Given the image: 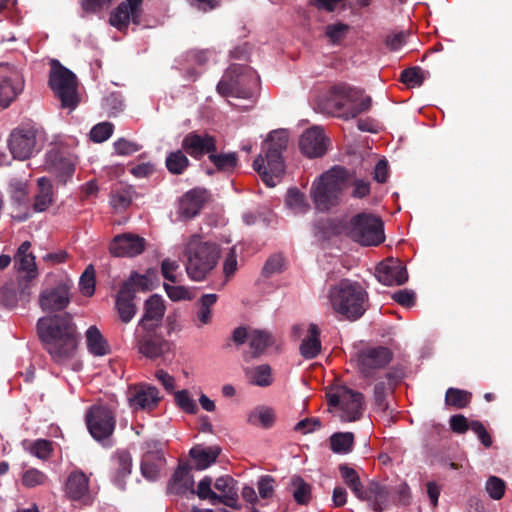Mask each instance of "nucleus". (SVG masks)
<instances>
[{
	"mask_svg": "<svg viewBox=\"0 0 512 512\" xmlns=\"http://www.w3.org/2000/svg\"><path fill=\"white\" fill-rule=\"evenodd\" d=\"M39 192L36 194L32 209L34 212H44L53 201V187L51 181L46 177L37 180Z\"/></svg>",
	"mask_w": 512,
	"mask_h": 512,
	"instance_id": "473e14b6",
	"label": "nucleus"
},
{
	"mask_svg": "<svg viewBox=\"0 0 512 512\" xmlns=\"http://www.w3.org/2000/svg\"><path fill=\"white\" fill-rule=\"evenodd\" d=\"M471 398L472 394L470 392L457 388H448L445 394L446 404L458 409L468 406Z\"/></svg>",
	"mask_w": 512,
	"mask_h": 512,
	"instance_id": "8fccbe9b",
	"label": "nucleus"
},
{
	"mask_svg": "<svg viewBox=\"0 0 512 512\" xmlns=\"http://www.w3.org/2000/svg\"><path fill=\"white\" fill-rule=\"evenodd\" d=\"M190 161L184 150H176L168 153L165 159V165L168 171L174 175L182 174L189 166Z\"/></svg>",
	"mask_w": 512,
	"mask_h": 512,
	"instance_id": "c03bdc74",
	"label": "nucleus"
},
{
	"mask_svg": "<svg viewBox=\"0 0 512 512\" xmlns=\"http://www.w3.org/2000/svg\"><path fill=\"white\" fill-rule=\"evenodd\" d=\"M248 422L255 426L270 428L275 422V413L268 407H258L250 412Z\"/></svg>",
	"mask_w": 512,
	"mask_h": 512,
	"instance_id": "a18cd8bd",
	"label": "nucleus"
},
{
	"mask_svg": "<svg viewBox=\"0 0 512 512\" xmlns=\"http://www.w3.org/2000/svg\"><path fill=\"white\" fill-rule=\"evenodd\" d=\"M321 351L320 329L314 323L308 325L307 334L300 345V354L305 359L315 358Z\"/></svg>",
	"mask_w": 512,
	"mask_h": 512,
	"instance_id": "7c9ffc66",
	"label": "nucleus"
},
{
	"mask_svg": "<svg viewBox=\"0 0 512 512\" xmlns=\"http://www.w3.org/2000/svg\"><path fill=\"white\" fill-rule=\"evenodd\" d=\"M90 479L82 470H73L67 477L64 493L65 496L72 500L78 501L84 505L92 503V494L89 485Z\"/></svg>",
	"mask_w": 512,
	"mask_h": 512,
	"instance_id": "a211bd4d",
	"label": "nucleus"
},
{
	"mask_svg": "<svg viewBox=\"0 0 512 512\" xmlns=\"http://www.w3.org/2000/svg\"><path fill=\"white\" fill-rule=\"evenodd\" d=\"M182 149L194 159H201L204 155L217 150L216 138L207 132L191 131L181 142Z\"/></svg>",
	"mask_w": 512,
	"mask_h": 512,
	"instance_id": "f3484780",
	"label": "nucleus"
},
{
	"mask_svg": "<svg viewBox=\"0 0 512 512\" xmlns=\"http://www.w3.org/2000/svg\"><path fill=\"white\" fill-rule=\"evenodd\" d=\"M216 294H204L199 300V309L196 315L195 325L201 328L204 325H208L212 320L211 307L217 302Z\"/></svg>",
	"mask_w": 512,
	"mask_h": 512,
	"instance_id": "79ce46f5",
	"label": "nucleus"
},
{
	"mask_svg": "<svg viewBox=\"0 0 512 512\" xmlns=\"http://www.w3.org/2000/svg\"><path fill=\"white\" fill-rule=\"evenodd\" d=\"M392 359V353L385 347H374L362 350L357 355L358 368L364 377H373L380 369L385 368Z\"/></svg>",
	"mask_w": 512,
	"mask_h": 512,
	"instance_id": "dca6fc26",
	"label": "nucleus"
},
{
	"mask_svg": "<svg viewBox=\"0 0 512 512\" xmlns=\"http://www.w3.org/2000/svg\"><path fill=\"white\" fill-rule=\"evenodd\" d=\"M208 159L219 172L230 174L238 166V155L236 152L218 153L215 150V152L210 153Z\"/></svg>",
	"mask_w": 512,
	"mask_h": 512,
	"instance_id": "72a5a7b5",
	"label": "nucleus"
},
{
	"mask_svg": "<svg viewBox=\"0 0 512 512\" xmlns=\"http://www.w3.org/2000/svg\"><path fill=\"white\" fill-rule=\"evenodd\" d=\"M37 330L45 350L54 362L64 363L74 356L78 336L70 314L42 317L37 322Z\"/></svg>",
	"mask_w": 512,
	"mask_h": 512,
	"instance_id": "f257e3e1",
	"label": "nucleus"
},
{
	"mask_svg": "<svg viewBox=\"0 0 512 512\" xmlns=\"http://www.w3.org/2000/svg\"><path fill=\"white\" fill-rule=\"evenodd\" d=\"M328 405L332 407L342 422L358 421L364 411V396L346 386H339L327 395Z\"/></svg>",
	"mask_w": 512,
	"mask_h": 512,
	"instance_id": "6e6552de",
	"label": "nucleus"
},
{
	"mask_svg": "<svg viewBox=\"0 0 512 512\" xmlns=\"http://www.w3.org/2000/svg\"><path fill=\"white\" fill-rule=\"evenodd\" d=\"M134 289L129 282H124L116 297V309L123 323H129L136 314V306L133 303Z\"/></svg>",
	"mask_w": 512,
	"mask_h": 512,
	"instance_id": "cd10ccee",
	"label": "nucleus"
},
{
	"mask_svg": "<svg viewBox=\"0 0 512 512\" xmlns=\"http://www.w3.org/2000/svg\"><path fill=\"white\" fill-rule=\"evenodd\" d=\"M165 465L166 459L161 450L147 451L141 459V474L148 481H156Z\"/></svg>",
	"mask_w": 512,
	"mask_h": 512,
	"instance_id": "a878e982",
	"label": "nucleus"
},
{
	"mask_svg": "<svg viewBox=\"0 0 512 512\" xmlns=\"http://www.w3.org/2000/svg\"><path fill=\"white\" fill-rule=\"evenodd\" d=\"M47 475L35 468H30L22 474V484L27 488H34L44 485L47 481Z\"/></svg>",
	"mask_w": 512,
	"mask_h": 512,
	"instance_id": "4d7b16f0",
	"label": "nucleus"
},
{
	"mask_svg": "<svg viewBox=\"0 0 512 512\" xmlns=\"http://www.w3.org/2000/svg\"><path fill=\"white\" fill-rule=\"evenodd\" d=\"M284 270V257L282 254H273L265 262L262 268V275L266 278Z\"/></svg>",
	"mask_w": 512,
	"mask_h": 512,
	"instance_id": "052dcab7",
	"label": "nucleus"
},
{
	"mask_svg": "<svg viewBox=\"0 0 512 512\" xmlns=\"http://www.w3.org/2000/svg\"><path fill=\"white\" fill-rule=\"evenodd\" d=\"M158 328H136L135 346L144 357L154 360L163 357L171 350V342L157 332Z\"/></svg>",
	"mask_w": 512,
	"mask_h": 512,
	"instance_id": "f8f14e48",
	"label": "nucleus"
},
{
	"mask_svg": "<svg viewBox=\"0 0 512 512\" xmlns=\"http://www.w3.org/2000/svg\"><path fill=\"white\" fill-rule=\"evenodd\" d=\"M86 342L90 353L103 356L109 352V346L96 326H90L86 331Z\"/></svg>",
	"mask_w": 512,
	"mask_h": 512,
	"instance_id": "4c0bfd02",
	"label": "nucleus"
},
{
	"mask_svg": "<svg viewBox=\"0 0 512 512\" xmlns=\"http://www.w3.org/2000/svg\"><path fill=\"white\" fill-rule=\"evenodd\" d=\"M485 490L493 500H500L503 498L506 490L505 482L497 477L490 476L485 484Z\"/></svg>",
	"mask_w": 512,
	"mask_h": 512,
	"instance_id": "bf43d9fd",
	"label": "nucleus"
},
{
	"mask_svg": "<svg viewBox=\"0 0 512 512\" xmlns=\"http://www.w3.org/2000/svg\"><path fill=\"white\" fill-rule=\"evenodd\" d=\"M186 272L193 281H202L216 267L220 257L219 246L210 241H203L199 235H193L187 243Z\"/></svg>",
	"mask_w": 512,
	"mask_h": 512,
	"instance_id": "20e7f679",
	"label": "nucleus"
},
{
	"mask_svg": "<svg viewBox=\"0 0 512 512\" xmlns=\"http://www.w3.org/2000/svg\"><path fill=\"white\" fill-rule=\"evenodd\" d=\"M37 133L38 129L30 125L16 128L11 132L8 147L14 159L26 160L38 151Z\"/></svg>",
	"mask_w": 512,
	"mask_h": 512,
	"instance_id": "ddd939ff",
	"label": "nucleus"
},
{
	"mask_svg": "<svg viewBox=\"0 0 512 512\" xmlns=\"http://www.w3.org/2000/svg\"><path fill=\"white\" fill-rule=\"evenodd\" d=\"M165 304L163 298L158 294H153L144 303V314L136 328H159L164 314Z\"/></svg>",
	"mask_w": 512,
	"mask_h": 512,
	"instance_id": "b1692460",
	"label": "nucleus"
},
{
	"mask_svg": "<svg viewBox=\"0 0 512 512\" xmlns=\"http://www.w3.org/2000/svg\"><path fill=\"white\" fill-rule=\"evenodd\" d=\"M339 472L344 483L350 488L357 499H365L366 494L364 493V486L360 480V477L355 469L343 464L339 466Z\"/></svg>",
	"mask_w": 512,
	"mask_h": 512,
	"instance_id": "c9c22d12",
	"label": "nucleus"
},
{
	"mask_svg": "<svg viewBox=\"0 0 512 512\" xmlns=\"http://www.w3.org/2000/svg\"><path fill=\"white\" fill-rule=\"evenodd\" d=\"M329 302L334 312L355 321L368 308V293L357 281L342 279L329 290Z\"/></svg>",
	"mask_w": 512,
	"mask_h": 512,
	"instance_id": "f03ea898",
	"label": "nucleus"
},
{
	"mask_svg": "<svg viewBox=\"0 0 512 512\" xmlns=\"http://www.w3.org/2000/svg\"><path fill=\"white\" fill-rule=\"evenodd\" d=\"M49 73V86L55 96L61 101V106L70 111L78 105L77 82L75 74L61 65V63L52 59Z\"/></svg>",
	"mask_w": 512,
	"mask_h": 512,
	"instance_id": "423d86ee",
	"label": "nucleus"
},
{
	"mask_svg": "<svg viewBox=\"0 0 512 512\" xmlns=\"http://www.w3.org/2000/svg\"><path fill=\"white\" fill-rule=\"evenodd\" d=\"M327 142L323 129L320 126H313L301 135L299 148L308 158H318L326 153Z\"/></svg>",
	"mask_w": 512,
	"mask_h": 512,
	"instance_id": "aec40b11",
	"label": "nucleus"
},
{
	"mask_svg": "<svg viewBox=\"0 0 512 512\" xmlns=\"http://www.w3.org/2000/svg\"><path fill=\"white\" fill-rule=\"evenodd\" d=\"M113 128L110 122L98 123L90 130V139L95 143H102L110 138Z\"/></svg>",
	"mask_w": 512,
	"mask_h": 512,
	"instance_id": "680f3d73",
	"label": "nucleus"
},
{
	"mask_svg": "<svg viewBox=\"0 0 512 512\" xmlns=\"http://www.w3.org/2000/svg\"><path fill=\"white\" fill-rule=\"evenodd\" d=\"M207 197L205 189L196 188L186 192L179 201L178 220L189 221L194 218L202 209Z\"/></svg>",
	"mask_w": 512,
	"mask_h": 512,
	"instance_id": "5701e85b",
	"label": "nucleus"
},
{
	"mask_svg": "<svg viewBox=\"0 0 512 512\" xmlns=\"http://www.w3.org/2000/svg\"><path fill=\"white\" fill-rule=\"evenodd\" d=\"M354 435L351 432H339L330 437L331 449L336 453H348L352 450Z\"/></svg>",
	"mask_w": 512,
	"mask_h": 512,
	"instance_id": "09e8293b",
	"label": "nucleus"
},
{
	"mask_svg": "<svg viewBox=\"0 0 512 512\" xmlns=\"http://www.w3.org/2000/svg\"><path fill=\"white\" fill-rule=\"evenodd\" d=\"M212 482L211 477H204L197 486L196 494L200 499H208L213 505H215V500L218 498V494L212 490Z\"/></svg>",
	"mask_w": 512,
	"mask_h": 512,
	"instance_id": "69168bd1",
	"label": "nucleus"
},
{
	"mask_svg": "<svg viewBox=\"0 0 512 512\" xmlns=\"http://www.w3.org/2000/svg\"><path fill=\"white\" fill-rule=\"evenodd\" d=\"M379 282L384 285H402L408 279L406 268L397 260L386 259L376 267L375 273Z\"/></svg>",
	"mask_w": 512,
	"mask_h": 512,
	"instance_id": "4be33fe9",
	"label": "nucleus"
},
{
	"mask_svg": "<svg viewBox=\"0 0 512 512\" xmlns=\"http://www.w3.org/2000/svg\"><path fill=\"white\" fill-rule=\"evenodd\" d=\"M331 98L338 109L345 110L346 117L355 118L371 106V98L363 91L347 84H336L331 90Z\"/></svg>",
	"mask_w": 512,
	"mask_h": 512,
	"instance_id": "9d476101",
	"label": "nucleus"
},
{
	"mask_svg": "<svg viewBox=\"0 0 512 512\" xmlns=\"http://www.w3.org/2000/svg\"><path fill=\"white\" fill-rule=\"evenodd\" d=\"M253 169L260 174L262 181L269 187L276 185L275 178H277L269 169L268 164L265 165V160L262 155H258L253 161Z\"/></svg>",
	"mask_w": 512,
	"mask_h": 512,
	"instance_id": "13d9d810",
	"label": "nucleus"
},
{
	"mask_svg": "<svg viewBox=\"0 0 512 512\" xmlns=\"http://www.w3.org/2000/svg\"><path fill=\"white\" fill-rule=\"evenodd\" d=\"M14 266L18 272H25L29 280L38 276L34 255L14 256Z\"/></svg>",
	"mask_w": 512,
	"mask_h": 512,
	"instance_id": "3c124183",
	"label": "nucleus"
},
{
	"mask_svg": "<svg viewBox=\"0 0 512 512\" xmlns=\"http://www.w3.org/2000/svg\"><path fill=\"white\" fill-rule=\"evenodd\" d=\"M251 383L260 386L267 387L272 384V373L271 367L267 364L256 366L247 371Z\"/></svg>",
	"mask_w": 512,
	"mask_h": 512,
	"instance_id": "de8ad7c7",
	"label": "nucleus"
},
{
	"mask_svg": "<svg viewBox=\"0 0 512 512\" xmlns=\"http://www.w3.org/2000/svg\"><path fill=\"white\" fill-rule=\"evenodd\" d=\"M44 167L62 183H66L75 171V163L73 159L63 151L56 148L47 151Z\"/></svg>",
	"mask_w": 512,
	"mask_h": 512,
	"instance_id": "6ab92c4d",
	"label": "nucleus"
},
{
	"mask_svg": "<svg viewBox=\"0 0 512 512\" xmlns=\"http://www.w3.org/2000/svg\"><path fill=\"white\" fill-rule=\"evenodd\" d=\"M271 344L272 336L270 333L257 329L250 330L249 347L251 357L260 356Z\"/></svg>",
	"mask_w": 512,
	"mask_h": 512,
	"instance_id": "a19ab883",
	"label": "nucleus"
},
{
	"mask_svg": "<svg viewBox=\"0 0 512 512\" xmlns=\"http://www.w3.org/2000/svg\"><path fill=\"white\" fill-rule=\"evenodd\" d=\"M364 493L366 494L365 499L360 501L370 502L375 511H382V505L387 502L388 492L385 487L377 482H370L368 487L365 488Z\"/></svg>",
	"mask_w": 512,
	"mask_h": 512,
	"instance_id": "ea45409f",
	"label": "nucleus"
},
{
	"mask_svg": "<svg viewBox=\"0 0 512 512\" xmlns=\"http://www.w3.org/2000/svg\"><path fill=\"white\" fill-rule=\"evenodd\" d=\"M175 401L177 405L187 413L195 414L198 411L196 402L190 397L186 390L176 392Z\"/></svg>",
	"mask_w": 512,
	"mask_h": 512,
	"instance_id": "774afa93",
	"label": "nucleus"
},
{
	"mask_svg": "<svg viewBox=\"0 0 512 512\" xmlns=\"http://www.w3.org/2000/svg\"><path fill=\"white\" fill-rule=\"evenodd\" d=\"M349 179V171L341 166H334L322 173L313 182L310 190L315 208L320 212H327L337 206Z\"/></svg>",
	"mask_w": 512,
	"mask_h": 512,
	"instance_id": "7ed1b4c3",
	"label": "nucleus"
},
{
	"mask_svg": "<svg viewBox=\"0 0 512 512\" xmlns=\"http://www.w3.org/2000/svg\"><path fill=\"white\" fill-rule=\"evenodd\" d=\"M424 79V71L419 66L403 70L400 76V80L409 87H420Z\"/></svg>",
	"mask_w": 512,
	"mask_h": 512,
	"instance_id": "5fc2aeb1",
	"label": "nucleus"
},
{
	"mask_svg": "<svg viewBox=\"0 0 512 512\" xmlns=\"http://www.w3.org/2000/svg\"><path fill=\"white\" fill-rule=\"evenodd\" d=\"M194 481L190 470L186 467H178L169 481L167 490L170 494L181 495L187 492L195 493Z\"/></svg>",
	"mask_w": 512,
	"mask_h": 512,
	"instance_id": "c756f323",
	"label": "nucleus"
},
{
	"mask_svg": "<svg viewBox=\"0 0 512 512\" xmlns=\"http://www.w3.org/2000/svg\"><path fill=\"white\" fill-rule=\"evenodd\" d=\"M52 451V442L46 439H38L30 446L31 454L42 460L50 458Z\"/></svg>",
	"mask_w": 512,
	"mask_h": 512,
	"instance_id": "0e129e2a",
	"label": "nucleus"
},
{
	"mask_svg": "<svg viewBox=\"0 0 512 512\" xmlns=\"http://www.w3.org/2000/svg\"><path fill=\"white\" fill-rule=\"evenodd\" d=\"M132 457L126 451H119L111 459V478L120 489L125 487V479L131 474Z\"/></svg>",
	"mask_w": 512,
	"mask_h": 512,
	"instance_id": "bb28decb",
	"label": "nucleus"
},
{
	"mask_svg": "<svg viewBox=\"0 0 512 512\" xmlns=\"http://www.w3.org/2000/svg\"><path fill=\"white\" fill-rule=\"evenodd\" d=\"M292 495L299 505H307L311 500V485L300 476L291 478Z\"/></svg>",
	"mask_w": 512,
	"mask_h": 512,
	"instance_id": "37998d69",
	"label": "nucleus"
},
{
	"mask_svg": "<svg viewBox=\"0 0 512 512\" xmlns=\"http://www.w3.org/2000/svg\"><path fill=\"white\" fill-rule=\"evenodd\" d=\"M334 233H344L362 246H377L385 239L383 226H316L314 232L319 240Z\"/></svg>",
	"mask_w": 512,
	"mask_h": 512,
	"instance_id": "1a4fd4ad",
	"label": "nucleus"
},
{
	"mask_svg": "<svg viewBox=\"0 0 512 512\" xmlns=\"http://www.w3.org/2000/svg\"><path fill=\"white\" fill-rule=\"evenodd\" d=\"M164 289L168 297L175 302L182 300H191L193 298L191 291L185 286H174L165 283Z\"/></svg>",
	"mask_w": 512,
	"mask_h": 512,
	"instance_id": "338daca9",
	"label": "nucleus"
},
{
	"mask_svg": "<svg viewBox=\"0 0 512 512\" xmlns=\"http://www.w3.org/2000/svg\"><path fill=\"white\" fill-rule=\"evenodd\" d=\"M128 399L133 410H152L160 397L156 387L142 385L130 391Z\"/></svg>",
	"mask_w": 512,
	"mask_h": 512,
	"instance_id": "393cba45",
	"label": "nucleus"
},
{
	"mask_svg": "<svg viewBox=\"0 0 512 512\" xmlns=\"http://www.w3.org/2000/svg\"><path fill=\"white\" fill-rule=\"evenodd\" d=\"M286 206L296 214L305 213L309 209V204L306 201V197L297 188H290L287 191Z\"/></svg>",
	"mask_w": 512,
	"mask_h": 512,
	"instance_id": "49530a36",
	"label": "nucleus"
},
{
	"mask_svg": "<svg viewBox=\"0 0 512 512\" xmlns=\"http://www.w3.org/2000/svg\"><path fill=\"white\" fill-rule=\"evenodd\" d=\"M135 195L131 186H121L112 192L110 204L116 212H121L132 204Z\"/></svg>",
	"mask_w": 512,
	"mask_h": 512,
	"instance_id": "58836bf2",
	"label": "nucleus"
},
{
	"mask_svg": "<svg viewBox=\"0 0 512 512\" xmlns=\"http://www.w3.org/2000/svg\"><path fill=\"white\" fill-rule=\"evenodd\" d=\"M260 78L255 70L243 65H231L217 84L222 96L254 101Z\"/></svg>",
	"mask_w": 512,
	"mask_h": 512,
	"instance_id": "39448f33",
	"label": "nucleus"
},
{
	"mask_svg": "<svg viewBox=\"0 0 512 512\" xmlns=\"http://www.w3.org/2000/svg\"><path fill=\"white\" fill-rule=\"evenodd\" d=\"M348 30L349 26L345 23H333L326 26L325 35L330 42L337 44L345 37Z\"/></svg>",
	"mask_w": 512,
	"mask_h": 512,
	"instance_id": "e2e57ef3",
	"label": "nucleus"
},
{
	"mask_svg": "<svg viewBox=\"0 0 512 512\" xmlns=\"http://www.w3.org/2000/svg\"><path fill=\"white\" fill-rule=\"evenodd\" d=\"M209 58L208 51H191L188 52L184 56L185 63L182 64V67L179 68L181 71H184V77L188 81H195L197 77L200 75V71L196 68V66H203Z\"/></svg>",
	"mask_w": 512,
	"mask_h": 512,
	"instance_id": "2f4dec72",
	"label": "nucleus"
},
{
	"mask_svg": "<svg viewBox=\"0 0 512 512\" xmlns=\"http://www.w3.org/2000/svg\"><path fill=\"white\" fill-rule=\"evenodd\" d=\"M214 487L217 491L218 498L215 500V504L222 503L226 506L235 508L238 500V489L236 482L231 476H221L216 479Z\"/></svg>",
	"mask_w": 512,
	"mask_h": 512,
	"instance_id": "c85d7f7f",
	"label": "nucleus"
},
{
	"mask_svg": "<svg viewBox=\"0 0 512 512\" xmlns=\"http://www.w3.org/2000/svg\"><path fill=\"white\" fill-rule=\"evenodd\" d=\"M9 188L13 204L18 208L26 209L27 192L25 182L14 179L10 182Z\"/></svg>",
	"mask_w": 512,
	"mask_h": 512,
	"instance_id": "603ef678",
	"label": "nucleus"
},
{
	"mask_svg": "<svg viewBox=\"0 0 512 512\" xmlns=\"http://www.w3.org/2000/svg\"><path fill=\"white\" fill-rule=\"evenodd\" d=\"M145 243V239L136 234L123 233L113 238L109 251L116 257H133L144 251Z\"/></svg>",
	"mask_w": 512,
	"mask_h": 512,
	"instance_id": "412c9836",
	"label": "nucleus"
},
{
	"mask_svg": "<svg viewBox=\"0 0 512 512\" xmlns=\"http://www.w3.org/2000/svg\"><path fill=\"white\" fill-rule=\"evenodd\" d=\"M289 141V133L286 129H278L269 133L266 139V162L269 169L276 176L280 177L284 172L282 153L286 150Z\"/></svg>",
	"mask_w": 512,
	"mask_h": 512,
	"instance_id": "4468645a",
	"label": "nucleus"
},
{
	"mask_svg": "<svg viewBox=\"0 0 512 512\" xmlns=\"http://www.w3.org/2000/svg\"><path fill=\"white\" fill-rule=\"evenodd\" d=\"M103 107L110 116H116L124 110L125 104L121 93L112 92L103 100Z\"/></svg>",
	"mask_w": 512,
	"mask_h": 512,
	"instance_id": "6e6d98bb",
	"label": "nucleus"
},
{
	"mask_svg": "<svg viewBox=\"0 0 512 512\" xmlns=\"http://www.w3.org/2000/svg\"><path fill=\"white\" fill-rule=\"evenodd\" d=\"M89 433L96 441L109 439L116 427L115 412L107 405L95 404L85 415Z\"/></svg>",
	"mask_w": 512,
	"mask_h": 512,
	"instance_id": "9b49d317",
	"label": "nucleus"
},
{
	"mask_svg": "<svg viewBox=\"0 0 512 512\" xmlns=\"http://www.w3.org/2000/svg\"><path fill=\"white\" fill-rule=\"evenodd\" d=\"M24 78L21 72L9 65H0V107H7L22 92Z\"/></svg>",
	"mask_w": 512,
	"mask_h": 512,
	"instance_id": "2eb2a0df",
	"label": "nucleus"
},
{
	"mask_svg": "<svg viewBox=\"0 0 512 512\" xmlns=\"http://www.w3.org/2000/svg\"><path fill=\"white\" fill-rule=\"evenodd\" d=\"M95 270L92 264L88 265L82 273L79 286L83 295L91 297L95 292Z\"/></svg>",
	"mask_w": 512,
	"mask_h": 512,
	"instance_id": "864d4df0",
	"label": "nucleus"
},
{
	"mask_svg": "<svg viewBox=\"0 0 512 512\" xmlns=\"http://www.w3.org/2000/svg\"><path fill=\"white\" fill-rule=\"evenodd\" d=\"M139 16L137 12L121 3L111 13L109 21L112 26L116 27L118 30H122L129 25L131 19L135 24H138Z\"/></svg>",
	"mask_w": 512,
	"mask_h": 512,
	"instance_id": "e433bc0d",
	"label": "nucleus"
},
{
	"mask_svg": "<svg viewBox=\"0 0 512 512\" xmlns=\"http://www.w3.org/2000/svg\"><path fill=\"white\" fill-rule=\"evenodd\" d=\"M220 448L217 446L201 448L199 446L190 450V456L195 461L196 468L199 470L206 469L214 463L219 456Z\"/></svg>",
	"mask_w": 512,
	"mask_h": 512,
	"instance_id": "f704fd0d",
	"label": "nucleus"
},
{
	"mask_svg": "<svg viewBox=\"0 0 512 512\" xmlns=\"http://www.w3.org/2000/svg\"><path fill=\"white\" fill-rule=\"evenodd\" d=\"M45 283L51 285L44 288L39 295V305L43 311H60L70 303L72 279L64 273H48Z\"/></svg>",
	"mask_w": 512,
	"mask_h": 512,
	"instance_id": "0eeeda50",
	"label": "nucleus"
}]
</instances>
